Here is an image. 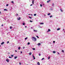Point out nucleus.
<instances>
[{
  "mask_svg": "<svg viewBox=\"0 0 65 65\" xmlns=\"http://www.w3.org/2000/svg\"><path fill=\"white\" fill-rule=\"evenodd\" d=\"M32 38H33L34 39V40H35V41H36L37 40L36 38L34 37H32Z\"/></svg>",
  "mask_w": 65,
  "mask_h": 65,
  "instance_id": "1",
  "label": "nucleus"
},
{
  "mask_svg": "<svg viewBox=\"0 0 65 65\" xmlns=\"http://www.w3.org/2000/svg\"><path fill=\"white\" fill-rule=\"evenodd\" d=\"M4 43V42H3L1 43V44H2H2H3Z\"/></svg>",
  "mask_w": 65,
  "mask_h": 65,
  "instance_id": "2",
  "label": "nucleus"
},
{
  "mask_svg": "<svg viewBox=\"0 0 65 65\" xmlns=\"http://www.w3.org/2000/svg\"><path fill=\"white\" fill-rule=\"evenodd\" d=\"M6 61H7V62H8L9 61V60H8V59H6Z\"/></svg>",
  "mask_w": 65,
  "mask_h": 65,
  "instance_id": "3",
  "label": "nucleus"
},
{
  "mask_svg": "<svg viewBox=\"0 0 65 65\" xmlns=\"http://www.w3.org/2000/svg\"><path fill=\"white\" fill-rule=\"evenodd\" d=\"M20 19H21V18H20V17L18 18V20H20Z\"/></svg>",
  "mask_w": 65,
  "mask_h": 65,
  "instance_id": "4",
  "label": "nucleus"
},
{
  "mask_svg": "<svg viewBox=\"0 0 65 65\" xmlns=\"http://www.w3.org/2000/svg\"><path fill=\"white\" fill-rule=\"evenodd\" d=\"M51 31V30L50 29H48V31H47V32H50Z\"/></svg>",
  "mask_w": 65,
  "mask_h": 65,
  "instance_id": "5",
  "label": "nucleus"
},
{
  "mask_svg": "<svg viewBox=\"0 0 65 65\" xmlns=\"http://www.w3.org/2000/svg\"><path fill=\"white\" fill-rule=\"evenodd\" d=\"M37 64L38 65H40V63H39V62H38L37 63Z\"/></svg>",
  "mask_w": 65,
  "mask_h": 65,
  "instance_id": "6",
  "label": "nucleus"
},
{
  "mask_svg": "<svg viewBox=\"0 0 65 65\" xmlns=\"http://www.w3.org/2000/svg\"><path fill=\"white\" fill-rule=\"evenodd\" d=\"M40 25H43V24H44V23H40Z\"/></svg>",
  "mask_w": 65,
  "mask_h": 65,
  "instance_id": "7",
  "label": "nucleus"
},
{
  "mask_svg": "<svg viewBox=\"0 0 65 65\" xmlns=\"http://www.w3.org/2000/svg\"><path fill=\"white\" fill-rule=\"evenodd\" d=\"M40 43H39L38 44V45H39V46L40 45Z\"/></svg>",
  "mask_w": 65,
  "mask_h": 65,
  "instance_id": "8",
  "label": "nucleus"
},
{
  "mask_svg": "<svg viewBox=\"0 0 65 65\" xmlns=\"http://www.w3.org/2000/svg\"><path fill=\"white\" fill-rule=\"evenodd\" d=\"M47 15H51V13H48Z\"/></svg>",
  "mask_w": 65,
  "mask_h": 65,
  "instance_id": "9",
  "label": "nucleus"
},
{
  "mask_svg": "<svg viewBox=\"0 0 65 65\" xmlns=\"http://www.w3.org/2000/svg\"><path fill=\"white\" fill-rule=\"evenodd\" d=\"M31 54H32V53H31V52H30V53L29 54V55H31Z\"/></svg>",
  "mask_w": 65,
  "mask_h": 65,
  "instance_id": "10",
  "label": "nucleus"
},
{
  "mask_svg": "<svg viewBox=\"0 0 65 65\" xmlns=\"http://www.w3.org/2000/svg\"><path fill=\"white\" fill-rule=\"evenodd\" d=\"M53 53H54V54H55V53H56V52H55V51H53Z\"/></svg>",
  "mask_w": 65,
  "mask_h": 65,
  "instance_id": "11",
  "label": "nucleus"
},
{
  "mask_svg": "<svg viewBox=\"0 0 65 65\" xmlns=\"http://www.w3.org/2000/svg\"><path fill=\"white\" fill-rule=\"evenodd\" d=\"M60 30V28H59L57 29V30Z\"/></svg>",
  "mask_w": 65,
  "mask_h": 65,
  "instance_id": "12",
  "label": "nucleus"
},
{
  "mask_svg": "<svg viewBox=\"0 0 65 65\" xmlns=\"http://www.w3.org/2000/svg\"><path fill=\"white\" fill-rule=\"evenodd\" d=\"M30 42H28V43H27L28 45H29V44H30Z\"/></svg>",
  "mask_w": 65,
  "mask_h": 65,
  "instance_id": "13",
  "label": "nucleus"
},
{
  "mask_svg": "<svg viewBox=\"0 0 65 65\" xmlns=\"http://www.w3.org/2000/svg\"><path fill=\"white\" fill-rule=\"evenodd\" d=\"M10 29H12V27L11 26H10Z\"/></svg>",
  "mask_w": 65,
  "mask_h": 65,
  "instance_id": "14",
  "label": "nucleus"
},
{
  "mask_svg": "<svg viewBox=\"0 0 65 65\" xmlns=\"http://www.w3.org/2000/svg\"><path fill=\"white\" fill-rule=\"evenodd\" d=\"M17 57L16 56L14 57V59H17Z\"/></svg>",
  "mask_w": 65,
  "mask_h": 65,
  "instance_id": "15",
  "label": "nucleus"
},
{
  "mask_svg": "<svg viewBox=\"0 0 65 65\" xmlns=\"http://www.w3.org/2000/svg\"><path fill=\"white\" fill-rule=\"evenodd\" d=\"M60 10L61 12H63V10H62V9H60Z\"/></svg>",
  "mask_w": 65,
  "mask_h": 65,
  "instance_id": "16",
  "label": "nucleus"
},
{
  "mask_svg": "<svg viewBox=\"0 0 65 65\" xmlns=\"http://www.w3.org/2000/svg\"><path fill=\"white\" fill-rule=\"evenodd\" d=\"M20 48L21 47H19V48H18V50H20Z\"/></svg>",
  "mask_w": 65,
  "mask_h": 65,
  "instance_id": "17",
  "label": "nucleus"
},
{
  "mask_svg": "<svg viewBox=\"0 0 65 65\" xmlns=\"http://www.w3.org/2000/svg\"><path fill=\"white\" fill-rule=\"evenodd\" d=\"M34 32H37V30H34Z\"/></svg>",
  "mask_w": 65,
  "mask_h": 65,
  "instance_id": "18",
  "label": "nucleus"
},
{
  "mask_svg": "<svg viewBox=\"0 0 65 65\" xmlns=\"http://www.w3.org/2000/svg\"><path fill=\"white\" fill-rule=\"evenodd\" d=\"M25 23H23V25H25Z\"/></svg>",
  "mask_w": 65,
  "mask_h": 65,
  "instance_id": "19",
  "label": "nucleus"
},
{
  "mask_svg": "<svg viewBox=\"0 0 65 65\" xmlns=\"http://www.w3.org/2000/svg\"><path fill=\"white\" fill-rule=\"evenodd\" d=\"M4 10H5V11H7V9H4Z\"/></svg>",
  "mask_w": 65,
  "mask_h": 65,
  "instance_id": "20",
  "label": "nucleus"
},
{
  "mask_svg": "<svg viewBox=\"0 0 65 65\" xmlns=\"http://www.w3.org/2000/svg\"><path fill=\"white\" fill-rule=\"evenodd\" d=\"M32 4H34V0H33L32 1Z\"/></svg>",
  "mask_w": 65,
  "mask_h": 65,
  "instance_id": "21",
  "label": "nucleus"
},
{
  "mask_svg": "<svg viewBox=\"0 0 65 65\" xmlns=\"http://www.w3.org/2000/svg\"><path fill=\"white\" fill-rule=\"evenodd\" d=\"M36 14H34V16H36Z\"/></svg>",
  "mask_w": 65,
  "mask_h": 65,
  "instance_id": "22",
  "label": "nucleus"
},
{
  "mask_svg": "<svg viewBox=\"0 0 65 65\" xmlns=\"http://www.w3.org/2000/svg\"><path fill=\"white\" fill-rule=\"evenodd\" d=\"M29 18H30V19H32V18L31 17H30V16H29Z\"/></svg>",
  "mask_w": 65,
  "mask_h": 65,
  "instance_id": "23",
  "label": "nucleus"
},
{
  "mask_svg": "<svg viewBox=\"0 0 65 65\" xmlns=\"http://www.w3.org/2000/svg\"><path fill=\"white\" fill-rule=\"evenodd\" d=\"M36 37H37L38 38H39V37H38V36H36Z\"/></svg>",
  "mask_w": 65,
  "mask_h": 65,
  "instance_id": "24",
  "label": "nucleus"
},
{
  "mask_svg": "<svg viewBox=\"0 0 65 65\" xmlns=\"http://www.w3.org/2000/svg\"><path fill=\"white\" fill-rule=\"evenodd\" d=\"M27 38H25V40H26V39H27Z\"/></svg>",
  "mask_w": 65,
  "mask_h": 65,
  "instance_id": "25",
  "label": "nucleus"
},
{
  "mask_svg": "<svg viewBox=\"0 0 65 65\" xmlns=\"http://www.w3.org/2000/svg\"><path fill=\"white\" fill-rule=\"evenodd\" d=\"M11 57H13V55H11Z\"/></svg>",
  "mask_w": 65,
  "mask_h": 65,
  "instance_id": "26",
  "label": "nucleus"
},
{
  "mask_svg": "<svg viewBox=\"0 0 65 65\" xmlns=\"http://www.w3.org/2000/svg\"><path fill=\"white\" fill-rule=\"evenodd\" d=\"M44 58H43L42 59V60H44Z\"/></svg>",
  "mask_w": 65,
  "mask_h": 65,
  "instance_id": "27",
  "label": "nucleus"
},
{
  "mask_svg": "<svg viewBox=\"0 0 65 65\" xmlns=\"http://www.w3.org/2000/svg\"><path fill=\"white\" fill-rule=\"evenodd\" d=\"M9 43V42L8 41L7 42V43Z\"/></svg>",
  "mask_w": 65,
  "mask_h": 65,
  "instance_id": "28",
  "label": "nucleus"
},
{
  "mask_svg": "<svg viewBox=\"0 0 65 65\" xmlns=\"http://www.w3.org/2000/svg\"><path fill=\"white\" fill-rule=\"evenodd\" d=\"M40 5L41 7H42V5H41V4H40Z\"/></svg>",
  "mask_w": 65,
  "mask_h": 65,
  "instance_id": "29",
  "label": "nucleus"
},
{
  "mask_svg": "<svg viewBox=\"0 0 65 65\" xmlns=\"http://www.w3.org/2000/svg\"><path fill=\"white\" fill-rule=\"evenodd\" d=\"M32 49L33 50H35V48H32Z\"/></svg>",
  "mask_w": 65,
  "mask_h": 65,
  "instance_id": "30",
  "label": "nucleus"
},
{
  "mask_svg": "<svg viewBox=\"0 0 65 65\" xmlns=\"http://www.w3.org/2000/svg\"><path fill=\"white\" fill-rule=\"evenodd\" d=\"M34 58V59H35V56H34V57H33Z\"/></svg>",
  "mask_w": 65,
  "mask_h": 65,
  "instance_id": "31",
  "label": "nucleus"
},
{
  "mask_svg": "<svg viewBox=\"0 0 65 65\" xmlns=\"http://www.w3.org/2000/svg\"><path fill=\"white\" fill-rule=\"evenodd\" d=\"M6 6H8V4H7V5H6Z\"/></svg>",
  "mask_w": 65,
  "mask_h": 65,
  "instance_id": "32",
  "label": "nucleus"
},
{
  "mask_svg": "<svg viewBox=\"0 0 65 65\" xmlns=\"http://www.w3.org/2000/svg\"><path fill=\"white\" fill-rule=\"evenodd\" d=\"M52 17H53V16H52V15H51L50 17V18H51Z\"/></svg>",
  "mask_w": 65,
  "mask_h": 65,
  "instance_id": "33",
  "label": "nucleus"
},
{
  "mask_svg": "<svg viewBox=\"0 0 65 65\" xmlns=\"http://www.w3.org/2000/svg\"><path fill=\"white\" fill-rule=\"evenodd\" d=\"M61 52H64V51L63 50H62L61 51Z\"/></svg>",
  "mask_w": 65,
  "mask_h": 65,
  "instance_id": "34",
  "label": "nucleus"
},
{
  "mask_svg": "<svg viewBox=\"0 0 65 65\" xmlns=\"http://www.w3.org/2000/svg\"><path fill=\"white\" fill-rule=\"evenodd\" d=\"M11 2H12V3H13V4H14V3H13V1H12Z\"/></svg>",
  "mask_w": 65,
  "mask_h": 65,
  "instance_id": "35",
  "label": "nucleus"
},
{
  "mask_svg": "<svg viewBox=\"0 0 65 65\" xmlns=\"http://www.w3.org/2000/svg\"><path fill=\"white\" fill-rule=\"evenodd\" d=\"M39 56H40V55H41V54H39Z\"/></svg>",
  "mask_w": 65,
  "mask_h": 65,
  "instance_id": "36",
  "label": "nucleus"
},
{
  "mask_svg": "<svg viewBox=\"0 0 65 65\" xmlns=\"http://www.w3.org/2000/svg\"><path fill=\"white\" fill-rule=\"evenodd\" d=\"M57 53H58V55H60V54L59 53V52H58Z\"/></svg>",
  "mask_w": 65,
  "mask_h": 65,
  "instance_id": "37",
  "label": "nucleus"
},
{
  "mask_svg": "<svg viewBox=\"0 0 65 65\" xmlns=\"http://www.w3.org/2000/svg\"><path fill=\"white\" fill-rule=\"evenodd\" d=\"M30 22H32V21H31V20H30Z\"/></svg>",
  "mask_w": 65,
  "mask_h": 65,
  "instance_id": "38",
  "label": "nucleus"
},
{
  "mask_svg": "<svg viewBox=\"0 0 65 65\" xmlns=\"http://www.w3.org/2000/svg\"><path fill=\"white\" fill-rule=\"evenodd\" d=\"M25 48V47H23V49H24V48Z\"/></svg>",
  "mask_w": 65,
  "mask_h": 65,
  "instance_id": "39",
  "label": "nucleus"
},
{
  "mask_svg": "<svg viewBox=\"0 0 65 65\" xmlns=\"http://www.w3.org/2000/svg\"><path fill=\"white\" fill-rule=\"evenodd\" d=\"M9 58H11V57H10V56H9Z\"/></svg>",
  "mask_w": 65,
  "mask_h": 65,
  "instance_id": "40",
  "label": "nucleus"
},
{
  "mask_svg": "<svg viewBox=\"0 0 65 65\" xmlns=\"http://www.w3.org/2000/svg\"><path fill=\"white\" fill-rule=\"evenodd\" d=\"M53 42L54 43H55V41H54Z\"/></svg>",
  "mask_w": 65,
  "mask_h": 65,
  "instance_id": "41",
  "label": "nucleus"
},
{
  "mask_svg": "<svg viewBox=\"0 0 65 65\" xmlns=\"http://www.w3.org/2000/svg\"><path fill=\"white\" fill-rule=\"evenodd\" d=\"M19 64L20 65H21V62H19Z\"/></svg>",
  "mask_w": 65,
  "mask_h": 65,
  "instance_id": "42",
  "label": "nucleus"
},
{
  "mask_svg": "<svg viewBox=\"0 0 65 65\" xmlns=\"http://www.w3.org/2000/svg\"><path fill=\"white\" fill-rule=\"evenodd\" d=\"M48 1L49 2H50V1H51V0H49Z\"/></svg>",
  "mask_w": 65,
  "mask_h": 65,
  "instance_id": "43",
  "label": "nucleus"
},
{
  "mask_svg": "<svg viewBox=\"0 0 65 65\" xmlns=\"http://www.w3.org/2000/svg\"><path fill=\"white\" fill-rule=\"evenodd\" d=\"M50 57H49L48 58V59H50Z\"/></svg>",
  "mask_w": 65,
  "mask_h": 65,
  "instance_id": "44",
  "label": "nucleus"
},
{
  "mask_svg": "<svg viewBox=\"0 0 65 65\" xmlns=\"http://www.w3.org/2000/svg\"><path fill=\"white\" fill-rule=\"evenodd\" d=\"M47 3H48V2H49L48 1H47Z\"/></svg>",
  "mask_w": 65,
  "mask_h": 65,
  "instance_id": "45",
  "label": "nucleus"
},
{
  "mask_svg": "<svg viewBox=\"0 0 65 65\" xmlns=\"http://www.w3.org/2000/svg\"><path fill=\"white\" fill-rule=\"evenodd\" d=\"M32 57H34V55H32Z\"/></svg>",
  "mask_w": 65,
  "mask_h": 65,
  "instance_id": "46",
  "label": "nucleus"
},
{
  "mask_svg": "<svg viewBox=\"0 0 65 65\" xmlns=\"http://www.w3.org/2000/svg\"><path fill=\"white\" fill-rule=\"evenodd\" d=\"M32 4H31L30 5V6H32Z\"/></svg>",
  "mask_w": 65,
  "mask_h": 65,
  "instance_id": "47",
  "label": "nucleus"
},
{
  "mask_svg": "<svg viewBox=\"0 0 65 65\" xmlns=\"http://www.w3.org/2000/svg\"><path fill=\"white\" fill-rule=\"evenodd\" d=\"M21 54H22V51H21Z\"/></svg>",
  "mask_w": 65,
  "mask_h": 65,
  "instance_id": "48",
  "label": "nucleus"
},
{
  "mask_svg": "<svg viewBox=\"0 0 65 65\" xmlns=\"http://www.w3.org/2000/svg\"><path fill=\"white\" fill-rule=\"evenodd\" d=\"M3 26V24H2V26Z\"/></svg>",
  "mask_w": 65,
  "mask_h": 65,
  "instance_id": "49",
  "label": "nucleus"
},
{
  "mask_svg": "<svg viewBox=\"0 0 65 65\" xmlns=\"http://www.w3.org/2000/svg\"><path fill=\"white\" fill-rule=\"evenodd\" d=\"M25 28H27V26H25Z\"/></svg>",
  "mask_w": 65,
  "mask_h": 65,
  "instance_id": "50",
  "label": "nucleus"
},
{
  "mask_svg": "<svg viewBox=\"0 0 65 65\" xmlns=\"http://www.w3.org/2000/svg\"><path fill=\"white\" fill-rule=\"evenodd\" d=\"M28 15H30V14H28Z\"/></svg>",
  "mask_w": 65,
  "mask_h": 65,
  "instance_id": "51",
  "label": "nucleus"
},
{
  "mask_svg": "<svg viewBox=\"0 0 65 65\" xmlns=\"http://www.w3.org/2000/svg\"><path fill=\"white\" fill-rule=\"evenodd\" d=\"M1 11H0V14H1Z\"/></svg>",
  "mask_w": 65,
  "mask_h": 65,
  "instance_id": "52",
  "label": "nucleus"
},
{
  "mask_svg": "<svg viewBox=\"0 0 65 65\" xmlns=\"http://www.w3.org/2000/svg\"><path fill=\"white\" fill-rule=\"evenodd\" d=\"M17 15H18V14H17Z\"/></svg>",
  "mask_w": 65,
  "mask_h": 65,
  "instance_id": "53",
  "label": "nucleus"
},
{
  "mask_svg": "<svg viewBox=\"0 0 65 65\" xmlns=\"http://www.w3.org/2000/svg\"><path fill=\"white\" fill-rule=\"evenodd\" d=\"M15 52H17V51H16V50H15Z\"/></svg>",
  "mask_w": 65,
  "mask_h": 65,
  "instance_id": "54",
  "label": "nucleus"
},
{
  "mask_svg": "<svg viewBox=\"0 0 65 65\" xmlns=\"http://www.w3.org/2000/svg\"><path fill=\"white\" fill-rule=\"evenodd\" d=\"M53 5H54V4H53Z\"/></svg>",
  "mask_w": 65,
  "mask_h": 65,
  "instance_id": "55",
  "label": "nucleus"
},
{
  "mask_svg": "<svg viewBox=\"0 0 65 65\" xmlns=\"http://www.w3.org/2000/svg\"><path fill=\"white\" fill-rule=\"evenodd\" d=\"M63 31H64V29H63Z\"/></svg>",
  "mask_w": 65,
  "mask_h": 65,
  "instance_id": "56",
  "label": "nucleus"
},
{
  "mask_svg": "<svg viewBox=\"0 0 65 65\" xmlns=\"http://www.w3.org/2000/svg\"><path fill=\"white\" fill-rule=\"evenodd\" d=\"M1 47V45H0V47Z\"/></svg>",
  "mask_w": 65,
  "mask_h": 65,
  "instance_id": "57",
  "label": "nucleus"
},
{
  "mask_svg": "<svg viewBox=\"0 0 65 65\" xmlns=\"http://www.w3.org/2000/svg\"><path fill=\"white\" fill-rule=\"evenodd\" d=\"M31 28H32V27H31Z\"/></svg>",
  "mask_w": 65,
  "mask_h": 65,
  "instance_id": "58",
  "label": "nucleus"
}]
</instances>
